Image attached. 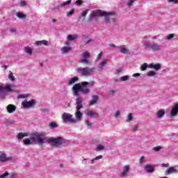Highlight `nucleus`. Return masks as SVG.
I'll return each instance as SVG.
<instances>
[{"instance_id":"1","label":"nucleus","mask_w":178,"mask_h":178,"mask_svg":"<svg viewBox=\"0 0 178 178\" xmlns=\"http://www.w3.org/2000/svg\"><path fill=\"white\" fill-rule=\"evenodd\" d=\"M24 137H29L28 138H25L23 140L24 145H32L37 143L38 144H45V143H49V144H52V147H55L58 148V147H60L62 144H65V139L60 136H58L56 138H49L47 140L42 134L35 132V133H29V132H23L19 133L17 135V138L22 139L24 138Z\"/></svg>"},{"instance_id":"2","label":"nucleus","mask_w":178,"mask_h":178,"mask_svg":"<svg viewBox=\"0 0 178 178\" xmlns=\"http://www.w3.org/2000/svg\"><path fill=\"white\" fill-rule=\"evenodd\" d=\"M87 86L88 87H94V86H95V81H83L79 83L74 84L72 88L73 95L76 97L75 99V118L76 120L79 121L81 120L83 118V113L80 111V109H83V108H84V106L83 105V97L79 94V92H81L83 95H88V94L91 92V90L88 87H87Z\"/></svg>"},{"instance_id":"3","label":"nucleus","mask_w":178,"mask_h":178,"mask_svg":"<svg viewBox=\"0 0 178 178\" xmlns=\"http://www.w3.org/2000/svg\"><path fill=\"white\" fill-rule=\"evenodd\" d=\"M115 15V12L107 13L104 10H97L92 11V13L90 14L89 19L92 20V19H95V17H98L99 16H104L106 24H110L112 22H116V17Z\"/></svg>"},{"instance_id":"4","label":"nucleus","mask_w":178,"mask_h":178,"mask_svg":"<svg viewBox=\"0 0 178 178\" xmlns=\"http://www.w3.org/2000/svg\"><path fill=\"white\" fill-rule=\"evenodd\" d=\"M95 71V67H79L76 69V72L78 73V74H80V76H83L85 77H90V76H92L94 74V72Z\"/></svg>"},{"instance_id":"5","label":"nucleus","mask_w":178,"mask_h":178,"mask_svg":"<svg viewBox=\"0 0 178 178\" xmlns=\"http://www.w3.org/2000/svg\"><path fill=\"white\" fill-rule=\"evenodd\" d=\"M15 86L12 83H7L5 86L0 84V98H3L6 95V92L13 91Z\"/></svg>"},{"instance_id":"6","label":"nucleus","mask_w":178,"mask_h":178,"mask_svg":"<svg viewBox=\"0 0 178 178\" xmlns=\"http://www.w3.org/2000/svg\"><path fill=\"white\" fill-rule=\"evenodd\" d=\"M82 59L79 60V63H82V65H91V61L89 58H91V54L88 51H84L81 54Z\"/></svg>"},{"instance_id":"7","label":"nucleus","mask_w":178,"mask_h":178,"mask_svg":"<svg viewBox=\"0 0 178 178\" xmlns=\"http://www.w3.org/2000/svg\"><path fill=\"white\" fill-rule=\"evenodd\" d=\"M63 123H77V121L73 119V115L70 113H63L61 116Z\"/></svg>"},{"instance_id":"8","label":"nucleus","mask_w":178,"mask_h":178,"mask_svg":"<svg viewBox=\"0 0 178 178\" xmlns=\"http://www.w3.org/2000/svg\"><path fill=\"white\" fill-rule=\"evenodd\" d=\"M37 104V101L35 99H32L29 101L24 100L22 102V106H23L24 109H30L31 108H34Z\"/></svg>"},{"instance_id":"9","label":"nucleus","mask_w":178,"mask_h":178,"mask_svg":"<svg viewBox=\"0 0 178 178\" xmlns=\"http://www.w3.org/2000/svg\"><path fill=\"white\" fill-rule=\"evenodd\" d=\"M9 161H12V157L8 156V154L3 152H0V163H6V162H9Z\"/></svg>"},{"instance_id":"10","label":"nucleus","mask_w":178,"mask_h":178,"mask_svg":"<svg viewBox=\"0 0 178 178\" xmlns=\"http://www.w3.org/2000/svg\"><path fill=\"white\" fill-rule=\"evenodd\" d=\"M130 172V165H125L122 168L120 176V177H127L129 172Z\"/></svg>"},{"instance_id":"11","label":"nucleus","mask_w":178,"mask_h":178,"mask_svg":"<svg viewBox=\"0 0 178 178\" xmlns=\"http://www.w3.org/2000/svg\"><path fill=\"white\" fill-rule=\"evenodd\" d=\"M178 115V103L174 104L171 111H170V117L176 118Z\"/></svg>"},{"instance_id":"12","label":"nucleus","mask_w":178,"mask_h":178,"mask_svg":"<svg viewBox=\"0 0 178 178\" xmlns=\"http://www.w3.org/2000/svg\"><path fill=\"white\" fill-rule=\"evenodd\" d=\"M142 44H143V47H144V48H145V49L149 48V47H151V43L149 42L148 36L143 37V38L142 40Z\"/></svg>"},{"instance_id":"13","label":"nucleus","mask_w":178,"mask_h":178,"mask_svg":"<svg viewBox=\"0 0 178 178\" xmlns=\"http://www.w3.org/2000/svg\"><path fill=\"white\" fill-rule=\"evenodd\" d=\"M145 170L147 173H153V172L155 170V165L152 164H147L145 166Z\"/></svg>"},{"instance_id":"14","label":"nucleus","mask_w":178,"mask_h":178,"mask_svg":"<svg viewBox=\"0 0 178 178\" xmlns=\"http://www.w3.org/2000/svg\"><path fill=\"white\" fill-rule=\"evenodd\" d=\"M172 173H178V170L175 167H170L168 168L165 172V176H169Z\"/></svg>"},{"instance_id":"15","label":"nucleus","mask_w":178,"mask_h":178,"mask_svg":"<svg viewBox=\"0 0 178 178\" xmlns=\"http://www.w3.org/2000/svg\"><path fill=\"white\" fill-rule=\"evenodd\" d=\"M136 2H137V0H125V5L128 9H131Z\"/></svg>"},{"instance_id":"16","label":"nucleus","mask_w":178,"mask_h":178,"mask_svg":"<svg viewBox=\"0 0 178 178\" xmlns=\"http://www.w3.org/2000/svg\"><path fill=\"white\" fill-rule=\"evenodd\" d=\"M98 102V95H92V99L89 102V105L92 106V105H95Z\"/></svg>"},{"instance_id":"17","label":"nucleus","mask_w":178,"mask_h":178,"mask_svg":"<svg viewBox=\"0 0 178 178\" xmlns=\"http://www.w3.org/2000/svg\"><path fill=\"white\" fill-rule=\"evenodd\" d=\"M149 67L150 69H154V70L158 71V70H161L162 65L159 63H157V64L150 63L149 64Z\"/></svg>"},{"instance_id":"18","label":"nucleus","mask_w":178,"mask_h":178,"mask_svg":"<svg viewBox=\"0 0 178 178\" xmlns=\"http://www.w3.org/2000/svg\"><path fill=\"white\" fill-rule=\"evenodd\" d=\"M106 63H108V59L104 58L103 59L99 64V65L97 66V69L99 70H102L104 69V67H105V65H106Z\"/></svg>"},{"instance_id":"19","label":"nucleus","mask_w":178,"mask_h":178,"mask_svg":"<svg viewBox=\"0 0 178 178\" xmlns=\"http://www.w3.org/2000/svg\"><path fill=\"white\" fill-rule=\"evenodd\" d=\"M165 116V109H160L156 114V117L157 119H162Z\"/></svg>"},{"instance_id":"20","label":"nucleus","mask_w":178,"mask_h":178,"mask_svg":"<svg viewBox=\"0 0 178 178\" xmlns=\"http://www.w3.org/2000/svg\"><path fill=\"white\" fill-rule=\"evenodd\" d=\"M34 45L38 47L39 45H44V47H48V42L47 40H38L35 42Z\"/></svg>"},{"instance_id":"21","label":"nucleus","mask_w":178,"mask_h":178,"mask_svg":"<svg viewBox=\"0 0 178 178\" xmlns=\"http://www.w3.org/2000/svg\"><path fill=\"white\" fill-rule=\"evenodd\" d=\"M6 109L8 113H13L16 111V106L13 104H9L7 106Z\"/></svg>"},{"instance_id":"22","label":"nucleus","mask_w":178,"mask_h":178,"mask_svg":"<svg viewBox=\"0 0 178 178\" xmlns=\"http://www.w3.org/2000/svg\"><path fill=\"white\" fill-rule=\"evenodd\" d=\"M150 47L153 52H156V51H159L161 46L158 43H153L152 44H150Z\"/></svg>"},{"instance_id":"23","label":"nucleus","mask_w":178,"mask_h":178,"mask_svg":"<svg viewBox=\"0 0 178 178\" xmlns=\"http://www.w3.org/2000/svg\"><path fill=\"white\" fill-rule=\"evenodd\" d=\"M33 48H31L30 46H26L24 48V52L27 55H33Z\"/></svg>"},{"instance_id":"24","label":"nucleus","mask_w":178,"mask_h":178,"mask_svg":"<svg viewBox=\"0 0 178 178\" xmlns=\"http://www.w3.org/2000/svg\"><path fill=\"white\" fill-rule=\"evenodd\" d=\"M85 115H86V116H88V118H93V116H95V115H97V113L92 111L87 110L86 111H85Z\"/></svg>"},{"instance_id":"25","label":"nucleus","mask_w":178,"mask_h":178,"mask_svg":"<svg viewBox=\"0 0 178 178\" xmlns=\"http://www.w3.org/2000/svg\"><path fill=\"white\" fill-rule=\"evenodd\" d=\"M70 3H72V0H68L67 1H65L64 3L60 4L58 8H67V6H69V5H70Z\"/></svg>"},{"instance_id":"26","label":"nucleus","mask_w":178,"mask_h":178,"mask_svg":"<svg viewBox=\"0 0 178 178\" xmlns=\"http://www.w3.org/2000/svg\"><path fill=\"white\" fill-rule=\"evenodd\" d=\"M79 38V35H68L67 36V41H74V40H77Z\"/></svg>"},{"instance_id":"27","label":"nucleus","mask_w":178,"mask_h":178,"mask_svg":"<svg viewBox=\"0 0 178 178\" xmlns=\"http://www.w3.org/2000/svg\"><path fill=\"white\" fill-rule=\"evenodd\" d=\"M70 51H72V47H70L65 46L63 48H61L62 54H67L68 52H70Z\"/></svg>"},{"instance_id":"28","label":"nucleus","mask_w":178,"mask_h":178,"mask_svg":"<svg viewBox=\"0 0 178 178\" xmlns=\"http://www.w3.org/2000/svg\"><path fill=\"white\" fill-rule=\"evenodd\" d=\"M17 17H18V19H21L22 20H26V17H27L26 14L20 12L17 13Z\"/></svg>"},{"instance_id":"29","label":"nucleus","mask_w":178,"mask_h":178,"mask_svg":"<svg viewBox=\"0 0 178 178\" xmlns=\"http://www.w3.org/2000/svg\"><path fill=\"white\" fill-rule=\"evenodd\" d=\"M120 48V52H121V54H129V49L126 48V46L122 45Z\"/></svg>"},{"instance_id":"30","label":"nucleus","mask_w":178,"mask_h":178,"mask_svg":"<svg viewBox=\"0 0 178 178\" xmlns=\"http://www.w3.org/2000/svg\"><path fill=\"white\" fill-rule=\"evenodd\" d=\"M79 81V77L74 76L70 79L68 84L70 86H72V84H74V83L77 82Z\"/></svg>"},{"instance_id":"31","label":"nucleus","mask_w":178,"mask_h":178,"mask_svg":"<svg viewBox=\"0 0 178 178\" xmlns=\"http://www.w3.org/2000/svg\"><path fill=\"white\" fill-rule=\"evenodd\" d=\"M29 97H30V94H29V93H27V94H21V95H18L17 99H24L26 98H29Z\"/></svg>"},{"instance_id":"32","label":"nucleus","mask_w":178,"mask_h":178,"mask_svg":"<svg viewBox=\"0 0 178 178\" xmlns=\"http://www.w3.org/2000/svg\"><path fill=\"white\" fill-rule=\"evenodd\" d=\"M133 119H134V117L133 116V113L128 114V115L127 117V119H126L127 123H129L130 122H133Z\"/></svg>"},{"instance_id":"33","label":"nucleus","mask_w":178,"mask_h":178,"mask_svg":"<svg viewBox=\"0 0 178 178\" xmlns=\"http://www.w3.org/2000/svg\"><path fill=\"white\" fill-rule=\"evenodd\" d=\"M147 67H149V65L145 63L140 66V70H142V72H144V71L147 70Z\"/></svg>"},{"instance_id":"34","label":"nucleus","mask_w":178,"mask_h":178,"mask_svg":"<svg viewBox=\"0 0 178 178\" xmlns=\"http://www.w3.org/2000/svg\"><path fill=\"white\" fill-rule=\"evenodd\" d=\"M49 129H56L58 127V124L56 122H51L49 124Z\"/></svg>"},{"instance_id":"35","label":"nucleus","mask_w":178,"mask_h":178,"mask_svg":"<svg viewBox=\"0 0 178 178\" xmlns=\"http://www.w3.org/2000/svg\"><path fill=\"white\" fill-rule=\"evenodd\" d=\"M99 159H102V155L97 156L95 158L92 159L90 161V163L92 165L95 163V161H98Z\"/></svg>"},{"instance_id":"36","label":"nucleus","mask_w":178,"mask_h":178,"mask_svg":"<svg viewBox=\"0 0 178 178\" xmlns=\"http://www.w3.org/2000/svg\"><path fill=\"white\" fill-rule=\"evenodd\" d=\"M175 38V34H169L165 37L166 41H171V40H173Z\"/></svg>"},{"instance_id":"37","label":"nucleus","mask_w":178,"mask_h":178,"mask_svg":"<svg viewBox=\"0 0 178 178\" xmlns=\"http://www.w3.org/2000/svg\"><path fill=\"white\" fill-rule=\"evenodd\" d=\"M105 149V146L104 145H97L96 147V151H103Z\"/></svg>"},{"instance_id":"38","label":"nucleus","mask_w":178,"mask_h":178,"mask_svg":"<svg viewBox=\"0 0 178 178\" xmlns=\"http://www.w3.org/2000/svg\"><path fill=\"white\" fill-rule=\"evenodd\" d=\"M8 79L10 81H15V76H13V72L11 71L9 72Z\"/></svg>"},{"instance_id":"39","label":"nucleus","mask_w":178,"mask_h":178,"mask_svg":"<svg viewBox=\"0 0 178 178\" xmlns=\"http://www.w3.org/2000/svg\"><path fill=\"white\" fill-rule=\"evenodd\" d=\"M138 127H140V125L138 124H136L132 127L131 131H134V132L137 131V130H138Z\"/></svg>"},{"instance_id":"40","label":"nucleus","mask_w":178,"mask_h":178,"mask_svg":"<svg viewBox=\"0 0 178 178\" xmlns=\"http://www.w3.org/2000/svg\"><path fill=\"white\" fill-rule=\"evenodd\" d=\"M129 79V76L128 75H125V76H121L120 78V80H121V81H127Z\"/></svg>"},{"instance_id":"41","label":"nucleus","mask_w":178,"mask_h":178,"mask_svg":"<svg viewBox=\"0 0 178 178\" xmlns=\"http://www.w3.org/2000/svg\"><path fill=\"white\" fill-rule=\"evenodd\" d=\"M73 13H74V8H72L71 10L68 11L66 15L67 17H70Z\"/></svg>"},{"instance_id":"42","label":"nucleus","mask_w":178,"mask_h":178,"mask_svg":"<svg viewBox=\"0 0 178 178\" xmlns=\"http://www.w3.org/2000/svg\"><path fill=\"white\" fill-rule=\"evenodd\" d=\"M155 74H156V72H155V71H149L148 73H147V76L149 77H152L154 76H155Z\"/></svg>"},{"instance_id":"43","label":"nucleus","mask_w":178,"mask_h":178,"mask_svg":"<svg viewBox=\"0 0 178 178\" xmlns=\"http://www.w3.org/2000/svg\"><path fill=\"white\" fill-rule=\"evenodd\" d=\"M167 2H168V3H172L173 5H177L178 0H167Z\"/></svg>"},{"instance_id":"44","label":"nucleus","mask_w":178,"mask_h":178,"mask_svg":"<svg viewBox=\"0 0 178 178\" xmlns=\"http://www.w3.org/2000/svg\"><path fill=\"white\" fill-rule=\"evenodd\" d=\"M89 10H86L84 11H83L81 14V16H82V17H86V16L87 15V13H88Z\"/></svg>"},{"instance_id":"45","label":"nucleus","mask_w":178,"mask_h":178,"mask_svg":"<svg viewBox=\"0 0 178 178\" xmlns=\"http://www.w3.org/2000/svg\"><path fill=\"white\" fill-rule=\"evenodd\" d=\"M85 124L87 126V127H91L92 126V123L90 122L88 120L85 121Z\"/></svg>"},{"instance_id":"46","label":"nucleus","mask_w":178,"mask_h":178,"mask_svg":"<svg viewBox=\"0 0 178 178\" xmlns=\"http://www.w3.org/2000/svg\"><path fill=\"white\" fill-rule=\"evenodd\" d=\"M8 176H9V173H8V172H6L5 173L0 175V178H6L8 177Z\"/></svg>"},{"instance_id":"47","label":"nucleus","mask_w":178,"mask_h":178,"mask_svg":"<svg viewBox=\"0 0 178 178\" xmlns=\"http://www.w3.org/2000/svg\"><path fill=\"white\" fill-rule=\"evenodd\" d=\"M145 157H144V156H142L140 157V159H139V164L140 165H143V163H144V159Z\"/></svg>"},{"instance_id":"48","label":"nucleus","mask_w":178,"mask_h":178,"mask_svg":"<svg viewBox=\"0 0 178 178\" xmlns=\"http://www.w3.org/2000/svg\"><path fill=\"white\" fill-rule=\"evenodd\" d=\"M81 3H83V1H81V0H77L75 2V5H76V6H80L81 5Z\"/></svg>"},{"instance_id":"49","label":"nucleus","mask_w":178,"mask_h":178,"mask_svg":"<svg viewBox=\"0 0 178 178\" xmlns=\"http://www.w3.org/2000/svg\"><path fill=\"white\" fill-rule=\"evenodd\" d=\"M102 57V52H100V53L97 55V58H96V61L99 60V59H101Z\"/></svg>"},{"instance_id":"50","label":"nucleus","mask_w":178,"mask_h":178,"mask_svg":"<svg viewBox=\"0 0 178 178\" xmlns=\"http://www.w3.org/2000/svg\"><path fill=\"white\" fill-rule=\"evenodd\" d=\"M160 149H162V147L161 146H157L153 148V150L156 152L160 151Z\"/></svg>"},{"instance_id":"51","label":"nucleus","mask_w":178,"mask_h":178,"mask_svg":"<svg viewBox=\"0 0 178 178\" xmlns=\"http://www.w3.org/2000/svg\"><path fill=\"white\" fill-rule=\"evenodd\" d=\"M123 72V70L122 68L117 69L115 70V74H119V73H122Z\"/></svg>"},{"instance_id":"52","label":"nucleus","mask_w":178,"mask_h":178,"mask_svg":"<svg viewBox=\"0 0 178 178\" xmlns=\"http://www.w3.org/2000/svg\"><path fill=\"white\" fill-rule=\"evenodd\" d=\"M116 92V90H110V92H109V94L111 95H114V94Z\"/></svg>"},{"instance_id":"53","label":"nucleus","mask_w":178,"mask_h":178,"mask_svg":"<svg viewBox=\"0 0 178 178\" xmlns=\"http://www.w3.org/2000/svg\"><path fill=\"white\" fill-rule=\"evenodd\" d=\"M139 76H141V74L136 73L132 75V77H139Z\"/></svg>"},{"instance_id":"54","label":"nucleus","mask_w":178,"mask_h":178,"mask_svg":"<svg viewBox=\"0 0 178 178\" xmlns=\"http://www.w3.org/2000/svg\"><path fill=\"white\" fill-rule=\"evenodd\" d=\"M120 116V111H117L115 114V118H119Z\"/></svg>"},{"instance_id":"55","label":"nucleus","mask_w":178,"mask_h":178,"mask_svg":"<svg viewBox=\"0 0 178 178\" xmlns=\"http://www.w3.org/2000/svg\"><path fill=\"white\" fill-rule=\"evenodd\" d=\"M163 166H164V168H169V163H163Z\"/></svg>"},{"instance_id":"56","label":"nucleus","mask_w":178,"mask_h":178,"mask_svg":"<svg viewBox=\"0 0 178 178\" xmlns=\"http://www.w3.org/2000/svg\"><path fill=\"white\" fill-rule=\"evenodd\" d=\"M22 6H26V1H21Z\"/></svg>"},{"instance_id":"57","label":"nucleus","mask_w":178,"mask_h":178,"mask_svg":"<svg viewBox=\"0 0 178 178\" xmlns=\"http://www.w3.org/2000/svg\"><path fill=\"white\" fill-rule=\"evenodd\" d=\"M91 41H92L91 39H89L88 40H87L85 44H90V42H91Z\"/></svg>"},{"instance_id":"58","label":"nucleus","mask_w":178,"mask_h":178,"mask_svg":"<svg viewBox=\"0 0 178 178\" xmlns=\"http://www.w3.org/2000/svg\"><path fill=\"white\" fill-rule=\"evenodd\" d=\"M110 47H111V48H116V45H115L114 44H110Z\"/></svg>"},{"instance_id":"59","label":"nucleus","mask_w":178,"mask_h":178,"mask_svg":"<svg viewBox=\"0 0 178 178\" xmlns=\"http://www.w3.org/2000/svg\"><path fill=\"white\" fill-rule=\"evenodd\" d=\"M16 176H17L16 174H12L11 177L15 178Z\"/></svg>"},{"instance_id":"60","label":"nucleus","mask_w":178,"mask_h":178,"mask_svg":"<svg viewBox=\"0 0 178 178\" xmlns=\"http://www.w3.org/2000/svg\"><path fill=\"white\" fill-rule=\"evenodd\" d=\"M65 45L69 46V45H70V43H69V42L67 41V42H65Z\"/></svg>"},{"instance_id":"61","label":"nucleus","mask_w":178,"mask_h":178,"mask_svg":"<svg viewBox=\"0 0 178 178\" xmlns=\"http://www.w3.org/2000/svg\"><path fill=\"white\" fill-rule=\"evenodd\" d=\"M3 67L4 69H8V65H3Z\"/></svg>"},{"instance_id":"62","label":"nucleus","mask_w":178,"mask_h":178,"mask_svg":"<svg viewBox=\"0 0 178 178\" xmlns=\"http://www.w3.org/2000/svg\"><path fill=\"white\" fill-rule=\"evenodd\" d=\"M55 22H56V19H52V22H53V23H55Z\"/></svg>"},{"instance_id":"63","label":"nucleus","mask_w":178,"mask_h":178,"mask_svg":"<svg viewBox=\"0 0 178 178\" xmlns=\"http://www.w3.org/2000/svg\"><path fill=\"white\" fill-rule=\"evenodd\" d=\"M11 31H15L13 29H12Z\"/></svg>"},{"instance_id":"64","label":"nucleus","mask_w":178,"mask_h":178,"mask_svg":"<svg viewBox=\"0 0 178 178\" xmlns=\"http://www.w3.org/2000/svg\"><path fill=\"white\" fill-rule=\"evenodd\" d=\"M177 168H178V165H177Z\"/></svg>"}]
</instances>
